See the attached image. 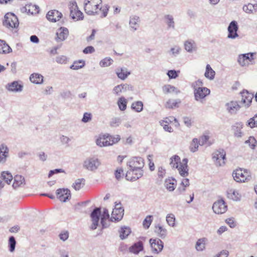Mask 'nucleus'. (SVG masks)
I'll return each instance as SVG.
<instances>
[{"label": "nucleus", "instance_id": "nucleus-1", "mask_svg": "<svg viewBox=\"0 0 257 257\" xmlns=\"http://www.w3.org/2000/svg\"><path fill=\"white\" fill-rule=\"evenodd\" d=\"M127 170L125 178L127 180L135 181L143 175L142 168L144 166V162L141 157H133L127 163Z\"/></svg>", "mask_w": 257, "mask_h": 257}, {"label": "nucleus", "instance_id": "nucleus-2", "mask_svg": "<svg viewBox=\"0 0 257 257\" xmlns=\"http://www.w3.org/2000/svg\"><path fill=\"white\" fill-rule=\"evenodd\" d=\"M101 0H85L84 2V9L85 13L90 16L97 15L98 11L102 12V17H105L108 13V8L107 7L102 8L100 7Z\"/></svg>", "mask_w": 257, "mask_h": 257}, {"label": "nucleus", "instance_id": "nucleus-3", "mask_svg": "<svg viewBox=\"0 0 257 257\" xmlns=\"http://www.w3.org/2000/svg\"><path fill=\"white\" fill-rule=\"evenodd\" d=\"M120 139L119 136H112L108 134L100 135L96 140V145L100 147L112 146L117 143Z\"/></svg>", "mask_w": 257, "mask_h": 257}, {"label": "nucleus", "instance_id": "nucleus-4", "mask_svg": "<svg viewBox=\"0 0 257 257\" xmlns=\"http://www.w3.org/2000/svg\"><path fill=\"white\" fill-rule=\"evenodd\" d=\"M101 164L100 161L97 156H90L85 159L83 163V167L88 171H95Z\"/></svg>", "mask_w": 257, "mask_h": 257}, {"label": "nucleus", "instance_id": "nucleus-5", "mask_svg": "<svg viewBox=\"0 0 257 257\" xmlns=\"http://www.w3.org/2000/svg\"><path fill=\"white\" fill-rule=\"evenodd\" d=\"M19 25L17 17L13 13H8L5 16L3 25L8 28H17Z\"/></svg>", "mask_w": 257, "mask_h": 257}, {"label": "nucleus", "instance_id": "nucleus-6", "mask_svg": "<svg viewBox=\"0 0 257 257\" xmlns=\"http://www.w3.org/2000/svg\"><path fill=\"white\" fill-rule=\"evenodd\" d=\"M232 176L234 180L237 182H244L249 180L250 178L249 172L240 168L233 171Z\"/></svg>", "mask_w": 257, "mask_h": 257}, {"label": "nucleus", "instance_id": "nucleus-7", "mask_svg": "<svg viewBox=\"0 0 257 257\" xmlns=\"http://www.w3.org/2000/svg\"><path fill=\"white\" fill-rule=\"evenodd\" d=\"M225 151L219 149L212 154V159L216 166H221L225 164Z\"/></svg>", "mask_w": 257, "mask_h": 257}, {"label": "nucleus", "instance_id": "nucleus-8", "mask_svg": "<svg viewBox=\"0 0 257 257\" xmlns=\"http://www.w3.org/2000/svg\"><path fill=\"white\" fill-rule=\"evenodd\" d=\"M70 16L72 19L77 21L81 20L83 19V13L78 9L77 3L75 1L70 3Z\"/></svg>", "mask_w": 257, "mask_h": 257}, {"label": "nucleus", "instance_id": "nucleus-9", "mask_svg": "<svg viewBox=\"0 0 257 257\" xmlns=\"http://www.w3.org/2000/svg\"><path fill=\"white\" fill-rule=\"evenodd\" d=\"M123 214L124 209L121 206V204H116L111 213V221L118 222L120 221L122 218Z\"/></svg>", "mask_w": 257, "mask_h": 257}, {"label": "nucleus", "instance_id": "nucleus-10", "mask_svg": "<svg viewBox=\"0 0 257 257\" xmlns=\"http://www.w3.org/2000/svg\"><path fill=\"white\" fill-rule=\"evenodd\" d=\"M254 53H248L239 54L237 57V61L241 67H245L248 65V61L251 62L254 60Z\"/></svg>", "mask_w": 257, "mask_h": 257}, {"label": "nucleus", "instance_id": "nucleus-11", "mask_svg": "<svg viewBox=\"0 0 257 257\" xmlns=\"http://www.w3.org/2000/svg\"><path fill=\"white\" fill-rule=\"evenodd\" d=\"M149 242L153 253H159L162 250L164 247V243L160 239L151 238Z\"/></svg>", "mask_w": 257, "mask_h": 257}, {"label": "nucleus", "instance_id": "nucleus-12", "mask_svg": "<svg viewBox=\"0 0 257 257\" xmlns=\"http://www.w3.org/2000/svg\"><path fill=\"white\" fill-rule=\"evenodd\" d=\"M195 99L197 101H200L204 98L210 93V90L207 87L195 88L194 90Z\"/></svg>", "mask_w": 257, "mask_h": 257}, {"label": "nucleus", "instance_id": "nucleus-13", "mask_svg": "<svg viewBox=\"0 0 257 257\" xmlns=\"http://www.w3.org/2000/svg\"><path fill=\"white\" fill-rule=\"evenodd\" d=\"M101 215V211L100 208H95L93 209L90 214V217L92 221V224L90 229L92 230L95 229L98 224V222Z\"/></svg>", "mask_w": 257, "mask_h": 257}, {"label": "nucleus", "instance_id": "nucleus-14", "mask_svg": "<svg viewBox=\"0 0 257 257\" xmlns=\"http://www.w3.org/2000/svg\"><path fill=\"white\" fill-rule=\"evenodd\" d=\"M227 206L225 201L222 200H219L215 202L213 205L212 209L216 214H223L227 210Z\"/></svg>", "mask_w": 257, "mask_h": 257}, {"label": "nucleus", "instance_id": "nucleus-15", "mask_svg": "<svg viewBox=\"0 0 257 257\" xmlns=\"http://www.w3.org/2000/svg\"><path fill=\"white\" fill-rule=\"evenodd\" d=\"M238 30V26L237 23L235 21H231L227 28L228 32L227 37L232 39L237 38L239 36L237 34Z\"/></svg>", "mask_w": 257, "mask_h": 257}, {"label": "nucleus", "instance_id": "nucleus-16", "mask_svg": "<svg viewBox=\"0 0 257 257\" xmlns=\"http://www.w3.org/2000/svg\"><path fill=\"white\" fill-rule=\"evenodd\" d=\"M57 198L62 202H65L71 198L70 191L68 189H58L56 190Z\"/></svg>", "mask_w": 257, "mask_h": 257}, {"label": "nucleus", "instance_id": "nucleus-17", "mask_svg": "<svg viewBox=\"0 0 257 257\" xmlns=\"http://www.w3.org/2000/svg\"><path fill=\"white\" fill-rule=\"evenodd\" d=\"M23 88V85L22 83L18 81H14L11 83H9L6 85V88L8 90L15 92H21Z\"/></svg>", "mask_w": 257, "mask_h": 257}, {"label": "nucleus", "instance_id": "nucleus-18", "mask_svg": "<svg viewBox=\"0 0 257 257\" xmlns=\"http://www.w3.org/2000/svg\"><path fill=\"white\" fill-rule=\"evenodd\" d=\"M62 17V13L56 10L49 11L46 15L48 20L52 22H56Z\"/></svg>", "mask_w": 257, "mask_h": 257}, {"label": "nucleus", "instance_id": "nucleus-19", "mask_svg": "<svg viewBox=\"0 0 257 257\" xmlns=\"http://www.w3.org/2000/svg\"><path fill=\"white\" fill-rule=\"evenodd\" d=\"M241 103L244 104L245 106L248 107L253 97V94L249 93L247 90H244L241 92Z\"/></svg>", "mask_w": 257, "mask_h": 257}, {"label": "nucleus", "instance_id": "nucleus-20", "mask_svg": "<svg viewBox=\"0 0 257 257\" xmlns=\"http://www.w3.org/2000/svg\"><path fill=\"white\" fill-rule=\"evenodd\" d=\"M141 20L140 17L137 15H132L130 17L129 25L131 30L137 31L140 27Z\"/></svg>", "mask_w": 257, "mask_h": 257}, {"label": "nucleus", "instance_id": "nucleus-21", "mask_svg": "<svg viewBox=\"0 0 257 257\" xmlns=\"http://www.w3.org/2000/svg\"><path fill=\"white\" fill-rule=\"evenodd\" d=\"M188 159L184 158L179 164V167L177 168L180 175L182 177H187L189 175L188 168Z\"/></svg>", "mask_w": 257, "mask_h": 257}, {"label": "nucleus", "instance_id": "nucleus-22", "mask_svg": "<svg viewBox=\"0 0 257 257\" xmlns=\"http://www.w3.org/2000/svg\"><path fill=\"white\" fill-rule=\"evenodd\" d=\"M144 250V243L142 241L135 242L132 245L129 247L128 251L135 254H138L141 251Z\"/></svg>", "mask_w": 257, "mask_h": 257}, {"label": "nucleus", "instance_id": "nucleus-23", "mask_svg": "<svg viewBox=\"0 0 257 257\" xmlns=\"http://www.w3.org/2000/svg\"><path fill=\"white\" fill-rule=\"evenodd\" d=\"M69 35V31L67 28L61 27L58 29L56 32V40L57 42L65 40Z\"/></svg>", "mask_w": 257, "mask_h": 257}, {"label": "nucleus", "instance_id": "nucleus-24", "mask_svg": "<svg viewBox=\"0 0 257 257\" xmlns=\"http://www.w3.org/2000/svg\"><path fill=\"white\" fill-rule=\"evenodd\" d=\"M22 13H27L31 14H38L39 12V8L36 5L32 4L26 5L25 7L21 8Z\"/></svg>", "mask_w": 257, "mask_h": 257}, {"label": "nucleus", "instance_id": "nucleus-25", "mask_svg": "<svg viewBox=\"0 0 257 257\" xmlns=\"http://www.w3.org/2000/svg\"><path fill=\"white\" fill-rule=\"evenodd\" d=\"M243 124L241 122H237L231 126V129L233 132L234 137L237 138H241L243 136V133L241 131L243 128Z\"/></svg>", "mask_w": 257, "mask_h": 257}, {"label": "nucleus", "instance_id": "nucleus-26", "mask_svg": "<svg viewBox=\"0 0 257 257\" xmlns=\"http://www.w3.org/2000/svg\"><path fill=\"white\" fill-rule=\"evenodd\" d=\"M154 232L156 234L162 239L165 238L168 233L167 229L164 225L158 224L155 225Z\"/></svg>", "mask_w": 257, "mask_h": 257}, {"label": "nucleus", "instance_id": "nucleus-27", "mask_svg": "<svg viewBox=\"0 0 257 257\" xmlns=\"http://www.w3.org/2000/svg\"><path fill=\"white\" fill-rule=\"evenodd\" d=\"M226 109L230 114H236L240 109V106L237 101H231L226 104Z\"/></svg>", "mask_w": 257, "mask_h": 257}, {"label": "nucleus", "instance_id": "nucleus-28", "mask_svg": "<svg viewBox=\"0 0 257 257\" xmlns=\"http://www.w3.org/2000/svg\"><path fill=\"white\" fill-rule=\"evenodd\" d=\"M184 46L185 50L189 53H192L193 52L196 51L197 49L196 42L192 39L185 41Z\"/></svg>", "mask_w": 257, "mask_h": 257}, {"label": "nucleus", "instance_id": "nucleus-29", "mask_svg": "<svg viewBox=\"0 0 257 257\" xmlns=\"http://www.w3.org/2000/svg\"><path fill=\"white\" fill-rule=\"evenodd\" d=\"M226 195L228 198L233 201H239L241 198V195L238 191L234 189H229L226 191Z\"/></svg>", "mask_w": 257, "mask_h": 257}, {"label": "nucleus", "instance_id": "nucleus-30", "mask_svg": "<svg viewBox=\"0 0 257 257\" xmlns=\"http://www.w3.org/2000/svg\"><path fill=\"white\" fill-rule=\"evenodd\" d=\"M176 182V180L173 178H168L166 179L164 186L168 191H173L175 189Z\"/></svg>", "mask_w": 257, "mask_h": 257}, {"label": "nucleus", "instance_id": "nucleus-31", "mask_svg": "<svg viewBox=\"0 0 257 257\" xmlns=\"http://www.w3.org/2000/svg\"><path fill=\"white\" fill-rule=\"evenodd\" d=\"M25 184V180L24 177L21 175H16L15 176L13 184V187L14 189H17Z\"/></svg>", "mask_w": 257, "mask_h": 257}, {"label": "nucleus", "instance_id": "nucleus-32", "mask_svg": "<svg viewBox=\"0 0 257 257\" xmlns=\"http://www.w3.org/2000/svg\"><path fill=\"white\" fill-rule=\"evenodd\" d=\"M243 11L247 14H255L257 12V4H252L248 3L243 6Z\"/></svg>", "mask_w": 257, "mask_h": 257}, {"label": "nucleus", "instance_id": "nucleus-33", "mask_svg": "<svg viewBox=\"0 0 257 257\" xmlns=\"http://www.w3.org/2000/svg\"><path fill=\"white\" fill-rule=\"evenodd\" d=\"M116 74L119 79L124 80L130 75L131 72L127 70V68L123 67L117 69L116 71Z\"/></svg>", "mask_w": 257, "mask_h": 257}, {"label": "nucleus", "instance_id": "nucleus-34", "mask_svg": "<svg viewBox=\"0 0 257 257\" xmlns=\"http://www.w3.org/2000/svg\"><path fill=\"white\" fill-rule=\"evenodd\" d=\"M165 23L167 25V28L174 29L175 28V23L174 18L172 15H166L164 16Z\"/></svg>", "mask_w": 257, "mask_h": 257}, {"label": "nucleus", "instance_id": "nucleus-35", "mask_svg": "<svg viewBox=\"0 0 257 257\" xmlns=\"http://www.w3.org/2000/svg\"><path fill=\"white\" fill-rule=\"evenodd\" d=\"M12 51V48L5 41L0 40V54H8Z\"/></svg>", "mask_w": 257, "mask_h": 257}, {"label": "nucleus", "instance_id": "nucleus-36", "mask_svg": "<svg viewBox=\"0 0 257 257\" xmlns=\"http://www.w3.org/2000/svg\"><path fill=\"white\" fill-rule=\"evenodd\" d=\"M181 101L180 99H169L166 104L165 106L166 108L170 109H173L175 108H178L179 106V104L181 103Z\"/></svg>", "mask_w": 257, "mask_h": 257}, {"label": "nucleus", "instance_id": "nucleus-37", "mask_svg": "<svg viewBox=\"0 0 257 257\" xmlns=\"http://www.w3.org/2000/svg\"><path fill=\"white\" fill-rule=\"evenodd\" d=\"M30 81L35 84H41L43 82V76L38 73H33L30 76Z\"/></svg>", "mask_w": 257, "mask_h": 257}, {"label": "nucleus", "instance_id": "nucleus-38", "mask_svg": "<svg viewBox=\"0 0 257 257\" xmlns=\"http://www.w3.org/2000/svg\"><path fill=\"white\" fill-rule=\"evenodd\" d=\"M8 154V148L4 146H0V163H4Z\"/></svg>", "mask_w": 257, "mask_h": 257}, {"label": "nucleus", "instance_id": "nucleus-39", "mask_svg": "<svg viewBox=\"0 0 257 257\" xmlns=\"http://www.w3.org/2000/svg\"><path fill=\"white\" fill-rule=\"evenodd\" d=\"M163 91L164 93H169L174 92L176 94L180 92L176 87L170 84L165 85L162 87Z\"/></svg>", "mask_w": 257, "mask_h": 257}, {"label": "nucleus", "instance_id": "nucleus-40", "mask_svg": "<svg viewBox=\"0 0 257 257\" xmlns=\"http://www.w3.org/2000/svg\"><path fill=\"white\" fill-rule=\"evenodd\" d=\"M119 237L121 239L126 238L131 233V229L126 226L121 227L119 231Z\"/></svg>", "mask_w": 257, "mask_h": 257}, {"label": "nucleus", "instance_id": "nucleus-41", "mask_svg": "<svg viewBox=\"0 0 257 257\" xmlns=\"http://www.w3.org/2000/svg\"><path fill=\"white\" fill-rule=\"evenodd\" d=\"M215 74V71L211 68L209 64H207L206 67V70L204 74L205 77L209 80H213L214 78Z\"/></svg>", "mask_w": 257, "mask_h": 257}, {"label": "nucleus", "instance_id": "nucleus-42", "mask_svg": "<svg viewBox=\"0 0 257 257\" xmlns=\"http://www.w3.org/2000/svg\"><path fill=\"white\" fill-rule=\"evenodd\" d=\"M206 238H202L199 239L196 243V249L198 251H203L205 248V242L206 241Z\"/></svg>", "mask_w": 257, "mask_h": 257}, {"label": "nucleus", "instance_id": "nucleus-43", "mask_svg": "<svg viewBox=\"0 0 257 257\" xmlns=\"http://www.w3.org/2000/svg\"><path fill=\"white\" fill-rule=\"evenodd\" d=\"M180 164V158L177 155H175L170 158V164L173 168L177 169L179 167L178 163Z\"/></svg>", "mask_w": 257, "mask_h": 257}, {"label": "nucleus", "instance_id": "nucleus-44", "mask_svg": "<svg viewBox=\"0 0 257 257\" xmlns=\"http://www.w3.org/2000/svg\"><path fill=\"white\" fill-rule=\"evenodd\" d=\"M131 108L135 111L140 112L143 109V103L141 101H136L132 103Z\"/></svg>", "mask_w": 257, "mask_h": 257}, {"label": "nucleus", "instance_id": "nucleus-45", "mask_svg": "<svg viewBox=\"0 0 257 257\" xmlns=\"http://www.w3.org/2000/svg\"><path fill=\"white\" fill-rule=\"evenodd\" d=\"M1 178L7 184H9L13 180V176L8 171H4L2 173Z\"/></svg>", "mask_w": 257, "mask_h": 257}, {"label": "nucleus", "instance_id": "nucleus-46", "mask_svg": "<svg viewBox=\"0 0 257 257\" xmlns=\"http://www.w3.org/2000/svg\"><path fill=\"white\" fill-rule=\"evenodd\" d=\"M85 184V180L83 178L77 179L73 184L72 187L75 190H79Z\"/></svg>", "mask_w": 257, "mask_h": 257}, {"label": "nucleus", "instance_id": "nucleus-47", "mask_svg": "<svg viewBox=\"0 0 257 257\" xmlns=\"http://www.w3.org/2000/svg\"><path fill=\"white\" fill-rule=\"evenodd\" d=\"M117 105L119 109L121 111H124L126 109L127 100L124 97H120L117 101Z\"/></svg>", "mask_w": 257, "mask_h": 257}, {"label": "nucleus", "instance_id": "nucleus-48", "mask_svg": "<svg viewBox=\"0 0 257 257\" xmlns=\"http://www.w3.org/2000/svg\"><path fill=\"white\" fill-rule=\"evenodd\" d=\"M85 65V61L83 60H79L75 61L73 64L70 66V68L73 70H78L82 68Z\"/></svg>", "mask_w": 257, "mask_h": 257}, {"label": "nucleus", "instance_id": "nucleus-49", "mask_svg": "<svg viewBox=\"0 0 257 257\" xmlns=\"http://www.w3.org/2000/svg\"><path fill=\"white\" fill-rule=\"evenodd\" d=\"M246 125L251 128L257 127V114L247 120Z\"/></svg>", "mask_w": 257, "mask_h": 257}, {"label": "nucleus", "instance_id": "nucleus-50", "mask_svg": "<svg viewBox=\"0 0 257 257\" xmlns=\"http://www.w3.org/2000/svg\"><path fill=\"white\" fill-rule=\"evenodd\" d=\"M199 145L198 140L196 138L193 139L190 146V151L193 153L196 152L198 150Z\"/></svg>", "mask_w": 257, "mask_h": 257}, {"label": "nucleus", "instance_id": "nucleus-51", "mask_svg": "<svg viewBox=\"0 0 257 257\" xmlns=\"http://www.w3.org/2000/svg\"><path fill=\"white\" fill-rule=\"evenodd\" d=\"M123 92H124L123 84L116 85L112 89L113 93L117 96L120 95Z\"/></svg>", "mask_w": 257, "mask_h": 257}, {"label": "nucleus", "instance_id": "nucleus-52", "mask_svg": "<svg viewBox=\"0 0 257 257\" xmlns=\"http://www.w3.org/2000/svg\"><path fill=\"white\" fill-rule=\"evenodd\" d=\"M166 221L168 225L172 227L175 226V217L173 214H169L166 216Z\"/></svg>", "mask_w": 257, "mask_h": 257}, {"label": "nucleus", "instance_id": "nucleus-53", "mask_svg": "<svg viewBox=\"0 0 257 257\" xmlns=\"http://www.w3.org/2000/svg\"><path fill=\"white\" fill-rule=\"evenodd\" d=\"M153 221V216L152 215H148L143 221V226L146 229H148L150 226L152 222Z\"/></svg>", "mask_w": 257, "mask_h": 257}, {"label": "nucleus", "instance_id": "nucleus-54", "mask_svg": "<svg viewBox=\"0 0 257 257\" xmlns=\"http://www.w3.org/2000/svg\"><path fill=\"white\" fill-rule=\"evenodd\" d=\"M16 241L15 238L12 236L10 237L9 239V250L11 252H13L14 251L16 247Z\"/></svg>", "mask_w": 257, "mask_h": 257}, {"label": "nucleus", "instance_id": "nucleus-55", "mask_svg": "<svg viewBox=\"0 0 257 257\" xmlns=\"http://www.w3.org/2000/svg\"><path fill=\"white\" fill-rule=\"evenodd\" d=\"M68 58L64 55H59L56 57L55 61L56 62L60 64H65L68 62Z\"/></svg>", "mask_w": 257, "mask_h": 257}, {"label": "nucleus", "instance_id": "nucleus-56", "mask_svg": "<svg viewBox=\"0 0 257 257\" xmlns=\"http://www.w3.org/2000/svg\"><path fill=\"white\" fill-rule=\"evenodd\" d=\"M245 143L248 144L251 149H254L257 144V141L253 137H249L248 139L245 142Z\"/></svg>", "mask_w": 257, "mask_h": 257}, {"label": "nucleus", "instance_id": "nucleus-57", "mask_svg": "<svg viewBox=\"0 0 257 257\" xmlns=\"http://www.w3.org/2000/svg\"><path fill=\"white\" fill-rule=\"evenodd\" d=\"M112 62L113 60L110 58H105L100 61L99 65L101 67H108L112 64Z\"/></svg>", "mask_w": 257, "mask_h": 257}, {"label": "nucleus", "instance_id": "nucleus-58", "mask_svg": "<svg viewBox=\"0 0 257 257\" xmlns=\"http://www.w3.org/2000/svg\"><path fill=\"white\" fill-rule=\"evenodd\" d=\"M109 218V215L108 213V210L106 208H104L101 217V224L102 226L104 227H106V225L104 224V219H108Z\"/></svg>", "mask_w": 257, "mask_h": 257}, {"label": "nucleus", "instance_id": "nucleus-59", "mask_svg": "<svg viewBox=\"0 0 257 257\" xmlns=\"http://www.w3.org/2000/svg\"><path fill=\"white\" fill-rule=\"evenodd\" d=\"M60 141L63 145H66V146H69V143L71 141V139L65 136L62 135L60 137Z\"/></svg>", "mask_w": 257, "mask_h": 257}, {"label": "nucleus", "instance_id": "nucleus-60", "mask_svg": "<svg viewBox=\"0 0 257 257\" xmlns=\"http://www.w3.org/2000/svg\"><path fill=\"white\" fill-rule=\"evenodd\" d=\"M121 123V119L119 117L113 118L110 122V124L112 127H117Z\"/></svg>", "mask_w": 257, "mask_h": 257}, {"label": "nucleus", "instance_id": "nucleus-61", "mask_svg": "<svg viewBox=\"0 0 257 257\" xmlns=\"http://www.w3.org/2000/svg\"><path fill=\"white\" fill-rule=\"evenodd\" d=\"M158 176L159 178L162 180L166 174V170L162 167H160L158 169Z\"/></svg>", "mask_w": 257, "mask_h": 257}, {"label": "nucleus", "instance_id": "nucleus-62", "mask_svg": "<svg viewBox=\"0 0 257 257\" xmlns=\"http://www.w3.org/2000/svg\"><path fill=\"white\" fill-rule=\"evenodd\" d=\"M59 236L61 240L65 241L68 238L69 232L67 231H62L59 234Z\"/></svg>", "mask_w": 257, "mask_h": 257}, {"label": "nucleus", "instance_id": "nucleus-63", "mask_svg": "<svg viewBox=\"0 0 257 257\" xmlns=\"http://www.w3.org/2000/svg\"><path fill=\"white\" fill-rule=\"evenodd\" d=\"M91 114L88 112H85L83 114L82 121L83 122H87L91 120Z\"/></svg>", "mask_w": 257, "mask_h": 257}, {"label": "nucleus", "instance_id": "nucleus-64", "mask_svg": "<svg viewBox=\"0 0 257 257\" xmlns=\"http://www.w3.org/2000/svg\"><path fill=\"white\" fill-rule=\"evenodd\" d=\"M180 50L181 48L180 47L176 46L170 49V53L172 55L176 56L180 53Z\"/></svg>", "mask_w": 257, "mask_h": 257}]
</instances>
